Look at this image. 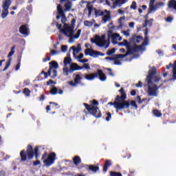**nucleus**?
Listing matches in <instances>:
<instances>
[{
	"label": "nucleus",
	"instance_id": "c03bdc74",
	"mask_svg": "<svg viewBox=\"0 0 176 176\" xmlns=\"http://www.w3.org/2000/svg\"><path fill=\"white\" fill-rule=\"evenodd\" d=\"M67 50H68V46L61 45V52H62V53H67Z\"/></svg>",
	"mask_w": 176,
	"mask_h": 176
},
{
	"label": "nucleus",
	"instance_id": "9b49d317",
	"mask_svg": "<svg viewBox=\"0 0 176 176\" xmlns=\"http://www.w3.org/2000/svg\"><path fill=\"white\" fill-rule=\"evenodd\" d=\"M156 0H151L149 3V11L148 13H151V12H156L157 9H160L161 8H163L164 5H166L164 2H159L155 5V1Z\"/></svg>",
	"mask_w": 176,
	"mask_h": 176
},
{
	"label": "nucleus",
	"instance_id": "ea45409f",
	"mask_svg": "<svg viewBox=\"0 0 176 176\" xmlns=\"http://www.w3.org/2000/svg\"><path fill=\"white\" fill-rule=\"evenodd\" d=\"M130 32H131L130 30L122 31V34H123L124 36H130Z\"/></svg>",
	"mask_w": 176,
	"mask_h": 176
},
{
	"label": "nucleus",
	"instance_id": "393cba45",
	"mask_svg": "<svg viewBox=\"0 0 176 176\" xmlns=\"http://www.w3.org/2000/svg\"><path fill=\"white\" fill-rule=\"evenodd\" d=\"M140 41H142V36L133 35L131 38V41L135 43H140Z\"/></svg>",
	"mask_w": 176,
	"mask_h": 176
},
{
	"label": "nucleus",
	"instance_id": "f8f14e48",
	"mask_svg": "<svg viewBox=\"0 0 176 176\" xmlns=\"http://www.w3.org/2000/svg\"><path fill=\"white\" fill-rule=\"evenodd\" d=\"M57 15L56 16V19L60 20V18L61 17V22L63 24H67L65 23L67 22V18L65 17V14H64V11H63V8H61V5H58L57 6Z\"/></svg>",
	"mask_w": 176,
	"mask_h": 176
},
{
	"label": "nucleus",
	"instance_id": "de8ad7c7",
	"mask_svg": "<svg viewBox=\"0 0 176 176\" xmlns=\"http://www.w3.org/2000/svg\"><path fill=\"white\" fill-rule=\"evenodd\" d=\"M152 21H153V19L151 20H146L145 21V25H144V27H146V25H152Z\"/></svg>",
	"mask_w": 176,
	"mask_h": 176
},
{
	"label": "nucleus",
	"instance_id": "c756f323",
	"mask_svg": "<svg viewBox=\"0 0 176 176\" xmlns=\"http://www.w3.org/2000/svg\"><path fill=\"white\" fill-rule=\"evenodd\" d=\"M12 63V57H10L8 60L6 62V67L3 69V72L6 71L9 67H10V64Z\"/></svg>",
	"mask_w": 176,
	"mask_h": 176
},
{
	"label": "nucleus",
	"instance_id": "864d4df0",
	"mask_svg": "<svg viewBox=\"0 0 176 176\" xmlns=\"http://www.w3.org/2000/svg\"><path fill=\"white\" fill-rule=\"evenodd\" d=\"M107 69L109 72V75L110 76H115V74L112 72V69H111L107 68Z\"/></svg>",
	"mask_w": 176,
	"mask_h": 176
},
{
	"label": "nucleus",
	"instance_id": "13d9d810",
	"mask_svg": "<svg viewBox=\"0 0 176 176\" xmlns=\"http://www.w3.org/2000/svg\"><path fill=\"white\" fill-rule=\"evenodd\" d=\"M119 23H120V24H119V25L118 27V29L120 30L121 28H123V25H124V23H123V22H119Z\"/></svg>",
	"mask_w": 176,
	"mask_h": 176
},
{
	"label": "nucleus",
	"instance_id": "0e129e2a",
	"mask_svg": "<svg viewBox=\"0 0 176 176\" xmlns=\"http://www.w3.org/2000/svg\"><path fill=\"white\" fill-rule=\"evenodd\" d=\"M125 17L124 16H121L119 19H118V23H122V21L124 20Z\"/></svg>",
	"mask_w": 176,
	"mask_h": 176
},
{
	"label": "nucleus",
	"instance_id": "f03ea898",
	"mask_svg": "<svg viewBox=\"0 0 176 176\" xmlns=\"http://www.w3.org/2000/svg\"><path fill=\"white\" fill-rule=\"evenodd\" d=\"M75 23H76V19H73L72 20V25H69L68 24L63 25V28L62 29L63 25L61 24L56 23V27L58 30H60V32H62L65 36L69 38V43H74L75 42V39H79V36H80V34L82 30H78L75 34Z\"/></svg>",
	"mask_w": 176,
	"mask_h": 176
},
{
	"label": "nucleus",
	"instance_id": "a878e982",
	"mask_svg": "<svg viewBox=\"0 0 176 176\" xmlns=\"http://www.w3.org/2000/svg\"><path fill=\"white\" fill-rule=\"evenodd\" d=\"M168 8H169V9H173L174 10H176V1L170 0L168 3Z\"/></svg>",
	"mask_w": 176,
	"mask_h": 176
},
{
	"label": "nucleus",
	"instance_id": "2f4dec72",
	"mask_svg": "<svg viewBox=\"0 0 176 176\" xmlns=\"http://www.w3.org/2000/svg\"><path fill=\"white\" fill-rule=\"evenodd\" d=\"M80 80H82V77H80V75L76 74L74 78V82H76L77 85H79Z\"/></svg>",
	"mask_w": 176,
	"mask_h": 176
},
{
	"label": "nucleus",
	"instance_id": "f3484780",
	"mask_svg": "<svg viewBox=\"0 0 176 176\" xmlns=\"http://www.w3.org/2000/svg\"><path fill=\"white\" fill-rule=\"evenodd\" d=\"M70 50H73V56L74 58H76L78 54H79V53H80V51L82 50L80 44H78L77 47H76L75 46L71 47Z\"/></svg>",
	"mask_w": 176,
	"mask_h": 176
},
{
	"label": "nucleus",
	"instance_id": "5fc2aeb1",
	"mask_svg": "<svg viewBox=\"0 0 176 176\" xmlns=\"http://www.w3.org/2000/svg\"><path fill=\"white\" fill-rule=\"evenodd\" d=\"M84 57L83 54H80L79 56H77L76 58V60H82V58Z\"/></svg>",
	"mask_w": 176,
	"mask_h": 176
},
{
	"label": "nucleus",
	"instance_id": "e433bc0d",
	"mask_svg": "<svg viewBox=\"0 0 176 176\" xmlns=\"http://www.w3.org/2000/svg\"><path fill=\"white\" fill-rule=\"evenodd\" d=\"M57 93H58V89L56 87H54L51 89V94H52V96H56Z\"/></svg>",
	"mask_w": 176,
	"mask_h": 176
},
{
	"label": "nucleus",
	"instance_id": "7c9ffc66",
	"mask_svg": "<svg viewBox=\"0 0 176 176\" xmlns=\"http://www.w3.org/2000/svg\"><path fill=\"white\" fill-rule=\"evenodd\" d=\"M89 168L91 170V171H93L94 173H97V171L100 170V168L98 166H94L93 165H90L89 166Z\"/></svg>",
	"mask_w": 176,
	"mask_h": 176
},
{
	"label": "nucleus",
	"instance_id": "9d476101",
	"mask_svg": "<svg viewBox=\"0 0 176 176\" xmlns=\"http://www.w3.org/2000/svg\"><path fill=\"white\" fill-rule=\"evenodd\" d=\"M12 5V1L5 0L2 4V11H1V19H6L8 14H9V8Z\"/></svg>",
	"mask_w": 176,
	"mask_h": 176
},
{
	"label": "nucleus",
	"instance_id": "052dcab7",
	"mask_svg": "<svg viewBox=\"0 0 176 176\" xmlns=\"http://www.w3.org/2000/svg\"><path fill=\"white\" fill-rule=\"evenodd\" d=\"M129 25L130 28H134V25H135V23H134V22H130L129 23Z\"/></svg>",
	"mask_w": 176,
	"mask_h": 176
},
{
	"label": "nucleus",
	"instance_id": "2eb2a0df",
	"mask_svg": "<svg viewBox=\"0 0 176 176\" xmlns=\"http://www.w3.org/2000/svg\"><path fill=\"white\" fill-rule=\"evenodd\" d=\"M107 36L109 39H111L113 43H115V41H122V36L118 33L113 34L111 31L107 32Z\"/></svg>",
	"mask_w": 176,
	"mask_h": 176
},
{
	"label": "nucleus",
	"instance_id": "49530a36",
	"mask_svg": "<svg viewBox=\"0 0 176 176\" xmlns=\"http://www.w3.org/2000/svg\"><path fill=\"white\" fill-rule=\"evenodd\" d=\"M131 9H133V10H135L137 9V2H132V4L131 5Z\"/></svg>",
	"mask_w": 176,
	"mask_h": 176
},
{
	"label": "nucleus",
	"instance_id": "72a5a7b5",
	"mask_svg": "<svg viewBox=\"0 0 176 176\" xmlns=\"http://www.w3.org/2000/svg\"><path fill=\"white\" fill-rule=\"evenodd\" d=\"M124 44V46H126L127 47V50H129V49L131 50V52H133V50L131 49V47L130 46V43H129V41H127V40H124L122 41Z\"/></svg>",
	"mask_w": 176,
	"mask_h": 176
},
{
	"label": "nucleus",
	"instance_id": "a19ab883",
	"mask_svg": "<svg viewBox=\"0 0 176 176\" xmlns=\"http://www.w3.org/2000/svg\"><path fill=\"white\" fill-rule=\"evenodd\" d=\"M153 112L157 118H160V116H162V113H160L159 110H154Z\"/></svg>",
	"mask_w": 176,
	"mask_h": 176
},
{
	"label": "nucleus",
	"instance_id": "c85d7f7f",
	"mask_svg": "<svg viewBox=\"0 0 176 176\" xmlns=\"http://www.w3.org/2000/svg\"><path fill=\"white\" fill-rule=\"evenodd\" d=\"M81 3H87L89 16H91V12H93V6H89V3L85 1H81Z\"/></svg>",
	"mask_w": 176,
	"mask_h": 176
},
{
	"label": "nucleus",
	"instance_id": "ddd939ff",
	"mask_svg": "<svg viewBox=\"0 0 176 176\" xmlns=\"http://www.w3.org/2000/svg\"><path fill=\"white\" fill-rule=\"evenodd\" d=\"M113 107L114 108H116V113H118L120 109H127L128 108H130V103H122L120 102H114Z\"/></svg>",
	"mask_w": 176,
	"mask_h": 176
},
{
	"label": "nucleus",
	"instance_id": "6e6552de",
	"mask_svg": "<svg viewBox=\"0 0 176 176\" xmlns=\"http://www.w3.org/2000/svg\"><path fill=\"white\" fill-rule=\"evenodd\" d=\"M50 65H52L47 73L45 72H42L41 74H43L45 75V78H47V74L49 76H50L51 74H53V75L52 76V79H54V78H56L57 76V69H58V63L56 61H52L50 63Z\"/></svg>",
	"mask_w": 176,
	"mask_h": 176
},
{
	"label": "nucleus",
	"instance_id": "6e6d98bb",
	"mask_svg": "<svg viewBox=\"0 0 176 176\" xmlns=\"http://www.w3.org/2000/svg\"><path fill=\"white\" fill-rule=\"evenodd\" d=\"M20 67H21V63H18V64L16 65L15 69L16 71H19L20 69Z\"/></svg>",
	"mask_w": 176,
	"mask_h": 176
},
{
	"label": "nucleus",
	"instance_id": "e2e57ef3",
	"mask_svg": "<svg viewBox=\"0 0 176 176\" xmlns=\"http://www.w3.org/2000/svg\"><path fill=\"white\" fill-rule=\"evenodd\" d=\"M83 68H85V69H90V66L89 65V64H85Z\"/></svg>",
	"mask_w": 176,
	"mask_h": 176
},
{
	"label": "nucleus",
	"instance_id": "dca6fc26",
	"mask_svg": "<svg viewBox=\"0 0 176 176\" xmlns=\"http://www.w3.org/2000/svg\"><path fill=\"white\" fill-rule=\"evenodd\" d=\"M85 56H90V57H94V58H97L100 56V52L94 51L90 48L86 49L85 50Z\"/></svg>",
	"mask_w": 176,
	"mask_h": 176
},
{
	"label": "nucleus",
	"instance_id": "b1692460",
	"mask_svg": "<svg viewBox=\"0 0 176 176\" xmlns=\"http://www.w3.org/2000/svg\"><path fill=\"white\" fill-rule=\"evenodd\" d=\"M111 165L112 161L111 160H107L103 166V171H104V173H107V171H108V167H111Z\"/></svg>",
	"mask_w": 176,
	"mask_h": 176
},
{
	"label": "nucleus",
	"instance_id": "a18cd8bd",
	"mask_svg": "<svg viewBox=\"0 0 176 176\" xmlns=\"http://www.w3.org/2000/svg\"><path fill=\"white\" fill-rule=\"evenodd\" d=\"M23 93L27 97H30V93H31V91H30V89H28V88H25L23 89Z\"/></svg>",
	"mask_w": 176,
	"mask_h": 176
},
{
	"label": "nucleus",
	"instance_id": "8fccbe9b",
	"mask_svg": "<svg viewBox=\"0 0 176 176\" xmlns=\"http://www.w3.org/2000/svg\"><path fill=\"white\" fill-rule=\"evenodd\" d=\"M172 67H173V72H173V75H174V69H173L174 64L169 63V65L166 66V69H170Z\"/></svg>",
	"mask_w": 176,
	"mask_h": 176
},
{
	"label": "nucleus",
	"instance_id": "3c124183",
	"mask_svg": "<svg viewBox=\"0 0 176 176\" xmlns=\"http://www.w3.org/2000/svg\"><path fill=\"white\" fill-rule=\"evenodd\" d=\"M111 118H112V115L111 114V113H108L107 117L106 118L107 122H109L111 120Z\"/></svg>",
	"mask_w": 176,
	"mask_h": 176
},
{
	"label": "nucleus",
	"instance_id": "c9c22d12",
	"mask_svg": "<svg viewBox=\"0 0 176 176\" xmlns=\"http://www.w3.org/2000/svg\"><path fill=\"white\" fill-rule=\"evenodd\" d=\"M67 85H70V86H72V87H76V86H78L77 82L74 80L68 81Z\"/></svg>",
	"mask_w": 176,
	"mask_h": 176
},
{
	"label": "nucleus",
	"instance_id": "4d7b16f0",
	"mask_svg": "<svg viewBox=\"0 0 176 176\" xmlns=\"http://www.w3.org/2000/svg\"><path fill=\"white\" fill-rule=\"evenodd\" d=\"M166 21H167L168 23H171V21H173V17L168 16L166 19Z\"/></svg>",
	"mask_w": 176,
	"mask_h": 176
},
{
	"label": "nucleus",
	"instance_id": "69168bd1",
	"mask_svg": "<svg viewBox=\"0 0 176 176\" xmlns=\"http://www.w3.org/2000/svg\"><path fill=\"white\" fill-rule=\"evenodd\" d=\"M34 166H38V164H41V161L37 160L36 162H34Z\"/></svg>",
	"mask_w": 176,
	"mask_h": 176
},
{
	"label": "nucleus",
	"instance_id": "bb28decb",
	"mask_svg": "<svg viewBox=\"0 0 176 176\" xmlns=\"http://www.w3.org/2000/svg\"><path fill=\"white\" fill-rule=\"evenodd\" d=\"M94 23H96V20L93 19L91 21H84V25L85 27H93L94 25Z\"/></svg>",
	"mask_w": 176,
	"mask_h": 176
},
{
	"label": "nucleus",
	"instance_id": "37998d69",
	"mask_svg": "<svg viewBox=\"0 0 176 176\" xmlns=\"http://www.w3.org/2000/svg\"><path fill=\"white\" fill-rule=\"evenodd\" d=\"M50 53L52 56H57V54L60 53V51H57L56 50H50Z\"/></svg>",
	"mask_w": 176,
	"mask_h": 176
},
{
	"label": "nucleus",
	"instance_id": "79ce46f5",
	"mask_svg": "<svg viewBox=\"0 0 176 176\" xmlns=\"http://www.w3.org/2000/svg\"><path fill=\"white\" fill-rule=\"evenodd\" d=\"M115 48H112L111 50H109L107 53V56H112V54H115Z\"/></svg>",
	"mask_w": 176,
	"mask_h": 176
},
{
	"label": "nucleus",
	"instance_id": "20e7f679",
	"mask_svg": "<svg viewBox=\"0 0 176 176\" xmlns=\"http://www.w3.org/2000/svg\"><path fill=\"white\" fill-rule=\"evenodd\" d=\"M38 151H39V146H37L34 148H32V146L28 145L27 151L25 150H23L20 153V156L21 157L22 162H25L27 159H32L34 157V155L36 156V159H38Z\"/></svg>",
	"mask_w": 176,
	"mask_h": 176
},
{
	"label": "nucleus",
	"instance_id": "473e14b6",
	"mask_svg": "<svg viewBox=\"0 0 176 176\" xmlns=\"http://www.w3.org/2000/svg\"><path fill=\"white\" fill-rule=\"evenodd\" d=\"M172 78L173 80H176V60L173 63V75Z\"/></svg>",
	"mask_w": 176,
	"mask_h": 176
},
{
	"label": "nucleus",
	"instance_id": "a211bd4d",
	"mask_svg": "<svg viewBox=\"0 0 176 176\" xmlns=\"http://www.w3.org/2000/svg\"><path fill=\"white\" fill-rule=\"evenodd\" d=\"M19 32L24 35L25 36H28V25H22L19 28Z\"/></svg>",
	"mask_w": 176,
	"mask_h": 176
},
{
	"label": "nucleus",
	"instance_id": "4be33fe9",
	"mask_svg": "<svg viewBox=\"0 0 176 176\" xmlns=\"http://www.w3.org/2000/svg\"><path fill=\"white\" fill-rule=\"evenodd\" d=\"M60 2H65V10L66 12L71 10V8H72V3H71V1H69V0H60Z\"/></svg>",
	"mask_w": 176,
	"mask_h": 176
},
{
	"label": "nucleus",
	"instance_id": "09e8293b",
	"mask_svg": "<svg viewBox=\"0 0 176 176\" xmlns=\"http://www.w3.org/2000/svg\"><path fill=\"white\" fill-rule=\"evenodd\" d=\"M111 176H122V173L116 172H110Z\"/></svg>",
	"mask_w": 176,
	"mask_h": 176
},
{
	"label": "nucleus",
	"instance_id": "423d86ee",
	"mask_svg": "<svg viewBox=\"0 0 176 176\" xmlns=\"http://www.w3.org/2000/svg\"><path fill=\"white\" fill-rule=\"evenodd\" d=\"M41 160H43V163L45 167L53 166L54 162H56V153H50L49 155L45 153L42 156Z\"/></svg>",
	"mask_w": 176,
	"mask_h": 176
},
{
	"label": "nucleus",
	"instance_id": "bf43d9fd",
	"mask_svg": "<svg viewBox=\"0 0 176 176\" xmlns=\"http://www.w3.org/2000/svg\"><path fill=\"white\" fill-rule=\"evenodd\" d=\"M79 63H82V64H85V63H87L89 60L87 59H82V60H78Z\"/></svg>",
	"mask_w": 176,
	"mask_h": 176
},
{
	"label": "nucleus",
	"instance_id": "f704fd0d",
	"mask_svg": "<svg viewBox=\"0 0 176 176\" xmlns=\"http://www.w3.org/2000/svg\"><path fill=\"white\" fill-rule=\"evenodd\" d=\"M15 49H16L15 46H14V47H12L11 48L10 52H9V54L8 55V58H10V57H12V56L14 55V50H15Z\"/></svg>",
	"mask_w": 176,
	"mask_h": 176
},
{
	"label": "nucleus",
	"instance_id": "58836bf2",
	"mask_svg": "<svg viewBox=\"0 0 176 176\" xmlns=\"http://www.w3.org/2000/svg\"><path fill=\"white\" fill-rule=\"evenodd\" d=\"M113 58L114 60H113V61L114 63V65H122V62L120 60H119L116 58Z\"/></svg>",
	"mask_w": 176,
	"mask_h": 176
},
{
	"label": "nucleus",
	"instance_id": "aec40b11",
	"mask_svg": "<svg viewBox=\"0 0 176 176\" xmlns=\"http://www.w3.org/2000/svg\"><path fill=\"white\" fill-rule=\"evenodd\" d=\"M127 1L128 0H116L113 6V9L122 7L123 5H124V3L127 2Z\"/></svg>",
	"mask_w": 176,
	"mask_h": 176
},
{
	"label": "nucleus",
	"instance_id": "7ed1b4c3",
	"mask_svg": "<svg viewBox=\"0 0 176 176\" xmlns=\"http://www.w3.org/2000/svg\"><path fill=\"white\" fill-rule=\"evenodd\" d=\"M72 61V59L69 56L65 57L63 60V74L65 76H68L69 74H74L75 71H80L82 69V67L76 63H71Z\"/></svg>",
	"mask_w": 176,
	"mask_h": 176
},
{
	"label": "nucleus",
	"instance_id": "4c0bfd02",
	"mask_svg": "<svg viewBox=\"0 0 176 176\" xmlns=\"http://www.w3.org/2000/svg\"><path fill=\"white\" fill-rule=\"evenodd\" d=\"M135 101H136V102H138V104H142V102H144V101H145V99L141 100V96H138L135 98Z\"/></svg>",
	"mask_w": 176,
	"mask_h": 176
},
{
	"label": "nucleus",
	"instance_id": "39448f33",
	"mask_svg": "<svg viewBox=\"0 0 176 176\" xmlns=\"http://www.w3.org/2000/svg\"><path fill=\"white\" fill-rule=\"evenodd\" d=\"M84 105L86 109L88 111L89 113H91L95 118H101V113L100 112L98 107H97V105H98V102L97 100H92L91 106L86 103H84Z\"/></svg>",
	"mask_w": 176,
	"mask_h": 176
},
{
	"label": "nucleus",
	"instance_id": "774afa93",
	"mask_svg": "<svg viewBox=\"0 0 176 176\" xmlns=\"http://www.w3.org/2000/svg\"><path fill=\"white\" fill-rule=\"evenodd\" d=\"M172 48L174 49V50L176 52V44L172 45Z\"/></svg>",
	"mask_w": 176,
	"mask_h": 176
},
{
	"label": "nucleus",
	"instance_id": "cd10ccee",
	"mask_svg": "<svg viewBox=\"0 0 176 176\" xmlns=\"http://www.w3.org/2000/svg\"><path fill=\"white\" fill-rule=\"evenodd\" d=\"M73 162H74V164H75V166H78V164H80V163L82 162V160H80V156H75L73 158Z\"/></svg>",
	"mask_w": 176,
	"mask_h": 176
},
{
	"label": "nucleus",
	"instance_id": "5701e85b",
	"mask_svg": "<svg viewBox=\"0 0 176 176\" xmlns=\"http://www.w3.org/2000/svg\"><path fill=\"white\" fill-rule=\"evenodd\" d=\"M130 54H133V51H131L130 49L127 50V52L125 54H116L115 55V58H124V57H127V56H130Z\"/></svg>",
	"mask_w": 176,
	"mask_h": 176
},
{
	"label": "nucleus",
	"instance_id": "338daca9",
	"mask_svg": "<svg viewBox=\"0 0 176 176\" xmlns=\"http://www.w3.org/2000/svg\"><path fill=\"white\" fill-rule=\"evenodd\" d=\"M6 173H5V171L1 170L0 171V176H6Z\"/></svg>",
	"mask_w": 176,
	"mask_h": 176
},
{
	"label": "nucleus",
	"instance_id": "1a4fd4ad",
	"mask_svg": "<svg viewBox=\"0 0 176 176\" xmlns=\"http://www.w3.org/2000/svg\"><path fill=\"white\" fill-rule=\"evenodd\" d=\"M106 37L107 36L105 34L102 35L98 40H96L94 43L99 47H104V49H108V47H109V41L106 40Z\"/></svg>",
	"mask_w": 176,
	"mask_h": 176
},
{
	"label": "nucleus",
	"instance_id": "412c9836",
	"mask_svg": "<svg viewBox=\"0 0 176 176\" xmlns=\"http://www.w3.org/2000/svg\"><path fill=\"white\" fill-rule=\"evenodd\" d=\"M104 12L107 13V14L102 16V23H103V24H107V23L111 20V14H109L107 10H104Z\"/></svg>",
	"mask_w": 176,
	"mask_h": 176
},
{
	"label": "nucleus",
	"instance_id": "f257e3e1",
	"mask_svg": "<svg viewBox=\"0 0 176 176\" xmlns=\"http://www.w3.org/2000/svg\"><path fill=\"white\" fill-rule=\"evenodd\" d=\"M156 74V68H153V69H150L148 72V75L147 76L146 80L147 82V94L150 97H157L159 94V89L162 85L157 86L159 85V82H160V77H157L155 76Z\"/></svg>",
	"mask_w": 176,
	"mask_h": 176
},
{
	"label": "nucleus",
	"instance_id": "6ab92c4d",
	"mask_svg": "<svg viewBox=\"0 0 176 176\" xmlns=\"http://www.w3.org/2000/svg\"><path fill=\"white\" fill-rule=\"evenodd\" d=\"M126 98H127L126 93L121 94V96L119 95H118L116 96V102H122V103L127 102L124 101V100H126Z\"/></svg>",
	"mask_w": 176,
	"mask_h": 176
},
{
	"label": "nucleus",
	"instance_id": "0eeeda50",
	"mask_svg": "<svg viewBox=\"0 0 176 176\" xmlns=\"http://www.w3.org/2000/svg\"><path fill=\"white\" fill-rule=\"evenodd\" d=\"M85 79L87 80H94L96 78H99L101 82H105L107 80V76L104 74V72H102V70H98L97 72L95 74H86L85 76Z\"/></svg>",
	"mask_w": 176,
	"mask_h": 176
},
{
	"label": "nucleus",
	"instance_id": "4468645a",
	"mask_svg": "<svg viewBox=\"0 0 176 176\" xmlns=\"http://www.w3.org/2000/svg\"><path fill=\"white\" fill-rule=\"evenodd\" d=\"M145 37L143 43L138 47V50L139 52H145L146 48L145 46H148L149 45V37H148V29L145 30Z\"/></svg>",
	"mask_w": 176,
	"mask_h": 176
},
{
	"label": "nucleus",
	"instance_id": "603ef678",
	"mask_svg": "<svg viewBox=\"0 0 176 176\" xmlns=\"http://www.w3.org/2000/svg\"><path fill=\"white\" fill-rule=\"evenodd\" d=\"M131 107H134L135 108H138V106H137V104H135V100L131 101Z\"/></svg>",
	"mask_w": 176,
	"mask_h": 176
},
{
	"label": "nucleus",
	"instance_id": "680f3d73",
	"mask_svg": "<svg viewBox=\"0 0 176 176\" xmlns=\"http://www.w3.org/2000/svg\"><path fill=\"white\" fill-rule=\"evenodd\" d=\"M136 87H142V82L139 81V82L136 84Z\"/></svg>",
	"mask_w": 176,
	"mask_h": 176
}]
</instances>
